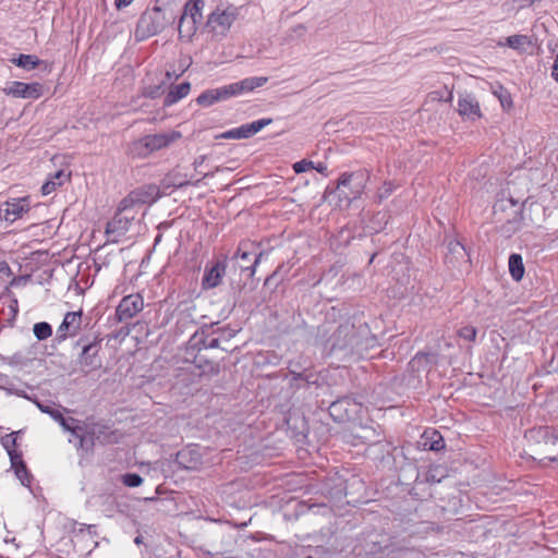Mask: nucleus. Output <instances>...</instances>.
I'll list each match as a JSON object with an SVG mask.
<instances>
[{"instance_id":"a18cd8bd","label":"nucleus","mask_w":558,"mask_h":558,"mask_svg":"<svg viewBox=\"0 0 558 558\" xmlns=\"http://www.w3.org/2000/svg\"><path fill=\"white\" fill-rule=\"evenodd\" d=\"M251 245L248 242H240L238 250L234 254L235 258H241L243 260H248L251 253L247 251V247Z\"/></svg>"},{"instance_id":"4be33fe9","label":"nucleus","mask_w":558,"mask_h":558,"mask_svg":"<svg viewBox=\"0 0 558 558\" xmlns=\"http://www.w3.org/2000/svg\"><path fill=\"white\" fill-rule=\"evenodd\" d=\"M181 133L178 131H171L169 133L145 135L144 141L148 145L150 153L157 151L165 147H168L174 141L181 137Z\"/></svg>"},{"instance_id":"423d86ee","label":"nucleus","mask_w":558,"mask_h":558,"mask_svg":"<svg viewBox=\"0 0 558 558\" xmlns=\"http://www.w3.org/2000/svg\"><path fill=\"white\" fill-rule=\"evenodd\" d=\"M369 179L367 171L359 170L354 172H344L340 175L337 183L327 185L325 197L338 193L339 201H352L359 198L365 190L366 182Z\"/></svg>"},{"instance_id":"338daca9","label":"nucleus","mask_w":558,"mask_h":558,"mask_svg":"<svg viewBox=\"0 0 558 558\" xmlns=\"http://www.w3.org/2000/svg\"><path fill=\"white\" fill-rule=\"evenodd\" d=\"M216 171H219V167H217L215 171L204 173L203 178L213 177Z\"/></svg>"},{"instance_id":"ddd939ff","label":"nucleus","mask_w":558,"mask_h":558,"mask_svg":"<svg viewBox=\"0 0 558 558\" xmlns=\"http://www.w3.org/2000/svg\"><path fill=\"white\" fill-rule=\"evenodd\" d=\"M83 312H68L61 325L57 329L54 341L58 343L63 342L69 337H74L78 333L82 325Z\"/></svg>"},{"instance_id":"5701e85b","label":"nucleus","mask_w":558,"mask_h":558,"mask_svg":"<svg viewBox=\"0 0 558 558\" xmlns=\"http://www.w3.org/2000/svg\"><path fill=\"white\" fill-rule=\"evenodd\" d=\"M124 211H117L111 220L107 222L106 233L111 234L116 233L118 235H123L131 226V222L134 220V215H123Z\"/></svg>"},{"instance_id":"49530a36","label":"nucleus","mask_w":558,"mask_h":558,"mask_svg":"<svg viewBox=\"0 0 558 558\" xmlns=\"http://www.w3.org/2000/svg\"><path fill=\"white\" fill-rule=\"evenodd\" d=\"M314 168V163L313 161H308V160H301V161H298L293 165V170L295 173H302V172H305L307 171L308 169H312Z\"/></svg>"},{"instance_id":"393cba45","label":"nucleus","mask_w":558,"mask_h":558,"mask_svg":"<svg viewBox=\"0 0 558 558\" xmlns=\"http://www.w3.org/2000/svg\"><path fill=\"white\" fill-rule=\"evenodd\" d=\"M421 445L425 450L440 451L445 448V439L437 429L427 428L421 436Z\"/></svg>"},{"instance_id":"aec40b11","label":"nucleus","mask_w":558,"mask_h":558,"mask_svg":"<svg viewBox=\"0 0 558 558\" xmlns=\"http://www.w3.org/2000/svg\"><path fill=\"white\" fill-rule=\"evenodd\" d=\"M214 324L204 325L197 330L190 339L191 347L201 351L202 349H216L219 348L220 338H210L209 330L213 329Z\"/></svg>"},{"instance_id":"864d4df0","label":"nucleus","mask_w":558,"mask_h":558,"mask_svg":"<svg viewBox=\"0 0 558 558\" xmlns=\"http://www.w3.org/2000/svg\"><path fill=\"white\" fill-rule=\"evenodd\" d=\"M235 332L236 331L234 329H231L228 327L217 328L216 330H213V333H219L220 335L219 338H222L225 340H228V339L234 337Z\"/></svg>"},{"instance_id":"39448f33","label":"nucleus","mask_w":558,"mask_h":558,"mask_svg":"<svg viewBox=\"0 0 558 558\" xmlns=\"http://www.w3.org/2000/svg\"><path fill=\"white\" fill-rule=\"evenodd\" d=\"M493 215L501 223V230L508 235L522 228L524 221V203L512 197L497 199L493 206Z\"/></svg>"},{"instance_id":"6e6552de","label":"nucleus","mask_w":558,"mask_h":558,"mask_svg":"<svg viewBox=\"0 0 558 558\" xmlns=\"http://www.w3.org/2000/svg\"><path fill=\"white\" fill-rule=\"evenodd\" d=\"M328 411L337 423L351 422L360 417L362 403L349 396H343L331 402Z\"/></svg>"},{"instance_id":"20e7f679","label":"nucleus","mask_w":558,"mask_h":558,"mask_svg":"<svg viewBox=\"0 0 558 558\" xmlns=\"http://www.w3.org/2000/svg\"><path fill=\"white\" fill-rule=\"evenodd\" d=\"M267 81L268 77L266 76H254L219 88L207 89L196 98V102L202 107H209L215 102L262 87Z\"/></svg>"},{"instance_id":"f03ea898","label":"nucleus","mask_w":558,"mask_h":558,"mask_svg":"<svg viewBox=\"0 0 558 558\" xmlns=\"http://www.w3.org/2000/svg\"><path fill=\"white\" fill-rule=\"evenodd\" d=\"M81 433L76 434L75 439L77 440V448L86 452H92L95 447V442L98 441L101 445H114L119 444L123 437V434L112 425L104 421H94L86 418L81 422Z\"/></svg>"},{"instance_id":"a211bd4d","label":"nucleus","mask_w":558,"mask_h":558,"mask_svg":"<svg viewBox=\"0 0 558 558\" xmlns=\"http://www.w3.org/2000/svg\"><path fill=\"white\" fill-rule=\"evenodd\" d=\"M31 210L28 198H15L11 202H5L0 206V216L8 221H15L22 218L24 214Z\"/></svg>"},{"instance_id":"f8f14e48","label":"nucleus","mask_w":558,"mask_h":558,"mask_svg":"<svg viewBox=\"0 0 558 558\" xmlns=\"http://www.w3.org/2000/svg\"><path fill=\"white\" fill-rule=\"evenodd\" d=\"M272 123L271 118H263L251 123L242 124L239 128L231 129L229 131L223 132L218 136V138L226 140H246L254 136L262 129Z\"/></svg>"},{"instance_id":"f3484780","label":"nucleus","mask_w":558,"mask_h":558,"mask_svg":"<svg viewBox=\"0 0 558 558\" xmlns=\"http://www.w3.org/2000/svg\"><path fill=\"white\" fill-rule=\"evenodd\" d=\"M175 463L184 470H197L203 463V457L196 446H187L177 452Z\"/></svg>"},{"instance_id":"0eeeda50","label":"nucleus","mask_w":558,"mask_h":558,"mask_svg":"<svg viewBox=\"0 0 558 558\" xmlns=\"http://www.w3.org/2000/svg\"><path fill=\"white\" fill-rule=\"evenodd\" d=\"M204 5V0H189L185 2L183 13L178 23V31L181 38L185 37L192 39L196 34L198 24L202 23Z\"/></svg>"},{"instance_id":"58836bf2","label":"nucleus","mask_w":558,"mask_h":558,"mask_svg":"<svg viewBox=\"0 0 558 558\" xmlns=\"http://www.w3.org/2000/svg\"><path fill=\"white\" fill-rule=\"evenodd\" d=\"M122 483L128 487H137L143 483V478L137 473H125L122 475Z\"/></svg>"},{"instance_id":"bb28decb","label":"nucleus","mask_w":558,"mask_h":558,"mask_svg":"<svg viewBox=\"0 0 558 558\" xmlns=\"http://www.w3.org/2000/svg\"><path fill=\"white\" fill-rule=\"evenodd\" d=\"M191 90V83L190 82H182L178 85H171L169 88V92L167 93L165 99H163V106L170 107L181 100L182 98L186 97Z\"/></svg>"},{"instance_id":"c03bdc74","label":"nucleus","mask_w":558,"mask_h":558,"mask_svg":"<svg viewBox=\"0 0 558 558\" xmlns=\"http://www.w3.org/2000/svg\"><path fill=\"white\" fill-rule=\"evenodd\" d=\"M8 454L10 457L11 468L12 469L25 464L21 451H17L16 449L9 450Z\"/></svg>"},{"instance_id":"ea45409f","label":"nucleus","mask_w":558,"mask_h":558,"mask_svg":"<svg viewBox=\"0 0 558 558\" xmlns=\"http://www.w3.org/2000/svg\"><path fill=\"white\" fill-rule=\"evenodd\" d=\"M458 336L466 341H473L476 337V329L473 326H463L457 331Z\"/></svg>"},{"instance_id":"4468645a","label":"nucleus","mask_w":558,"mask_h":558,"mask_svg":"<svg viewBox=\"0 0 558 558\" xmlns=\"http://www.w3.org/2000/svg\"><path fill=\"white\" fill-rule=\"evenodd\" d=\"M3 92L16 98L38 99L44 95V85L38 82L23 83L14 81Z\"/></svg>"},{"instance_id":"cd10ccee","label":"nucleus","mask_w":558,"mask_h":558,"mask_svg":"<svg viewBox=\"0 0 558 558\" xmlns=\"http://www.w3.org/2000/svg\"><path fill=\"white\" fill-rule=\"evenodd\" d=\"M433 364H436V355L433 353L417 352L410 361L409 366L412 372L428 371Z\"/></svg>"},{"instance_id":"e2e57ef3","label":"nucleus","mask_w":558,"mask_h":558,"mask_svg":"<svg viewBox=\"0 0 558 558\" xmlns=\"http://www.w3.org/2000/svg\"><path fill=\"white\" fill-rule=\"evenodd\" d=\"M489 520H490V533H492L493 532L492 525L497 523L498 520H497V517L495 514H490Z\"/></svg>"},{"instance_id":"79ce46f5","label":"nucleus","mask_w":558,"mask_h":558,"mask_svg":"<svg viewBox=\"0 0 558 558\" xmlns=\"http://www.w3.org/2000/svg\"><path fill=\"white\" fill-rule=\"evenodd\" d=\"M138 204L136 201H135V197H134V193L133 191H131L129 193V195L126 197H124L120 204H119V207H118V210L119 211H128L129 209H131L134 205Z\"/></svg>"},{"instance_id":"13d9d810","label":"nucleus","mask_w":558,"mask_h":558,"mask_svg":"<svg viewBox=\"0 0 558 558\" xmlns=\"http://www.w3.org/2000/svg\"><path fill=\"white\" fill-rule=\"evenodd\" d=\"M260 257H262V253H259V254L255 257L254 263L252 264V266H251V267H247V269H251V276H253V275H254V272H255V268H256L257 264L259 263Z\"/></svg>"},{"instance_id":"69168bd1","label":"nucleus","mask_w":558,"mask_h":558,"mask_svg":"<svg viewBox=\"0 0 558 558\" xmlns=\"http://www.w3.org/2000/svg\"><path fill=\"white\" fill-rule=\"evenodd\" d=\"M544 459H547L549 462H558V454L554 457H545Z\"/></svg>"},{"instance_id":"680f3d73","label":"nucleus","mask_w":558,"mask_h":558,"mask_svg":"<svg viewBox=\"0 0 558 558\" xmlns=\"http://www.w3.org/2000/svg\"><path fill=\"white\" fill-rule=\"evenodd\" d=\"M170 225H171V222L163 221V222L159 223L158 229H159V230L167 229V228H169V227H170Z\"/></svg>"},{"instance_id":"a19ab883","label":"nucleus","mask_w":558,"mask_h":558,"mask_svg":"<svg viewBox=\"0 0 558 558\" xmlns=\"http://www.w3.org/2000/svg\"><path fill=\"white\" fill-rule=\"evenodd\" d=\"M21 432H13L2 437L1 442L5 450H14L16 446V438Z\"/></svg>"},{"instance_id":"0e129e2a","label":"nucleus","mask_w":558,"mask_h":558,"mask_svg":"<svg viewBox=\"0 0 558 558\" xmlns=\"http://www.w3.org/2000/svg\"><path fill=\"white\" fill-rule=\"evenodd\" d=\"M5 270H10V267L9 265L5 263V262H1L0 263V271H5Z\"/></svg>"},{"instance_id":"6e6d98bb","label":"nucleus","mask_w":558,"mask_h":558,"mask_svg":"<svg viewBox=\"0 0 558 558\" xmlns=\"http://www.w3.org/2000/svg\"><path fill=\"white\" fill-rule=\"evenodd\" d=\"M133 2V0H114V7L117 10H122Z\"/></svg>"},{"instance_id":"09e8293b","label":"nucleus","mask_w":558,"mask_h":558,"mask_svg":"<svg viewBox=\"0 0 558 558\" xmlns=\"http://www.w3.org/2000/svg\"><path fill=\"white\" fill-rule=\"evenodd\" d=\"M447 247L451 254L463 255L465 253L464 246L459 241H450Z\"/></svg>"},{"instance_id":"2eb2a0df","label":"nucleus","mask_w":558,"mask_h":558,"mask_svg":"<svg viewBox=\"0 0 558 558\" xmlns=\"http://www.w3.org/2000/svg\"><path fill=\"white\" fill-rule=\"evenodd\" d=\"M525 439L535 445H556L558 442V434L556 428L548 425L535 426L525 430Z\"/></svg>"},{"instance_id":"052dcab7","label":"nucleus","mask_w":558,"mask_h":558,"mask_svg":"<svg viewBox=\"0 0 558 558\" xmlns=\"http://www.w3.org/2000/svg\"><path fill=\"white\" fill-rule=\"evenodd\" d=\"M314 168H315L318 172H320V173H323V174L327 175V172H326V171H327V167H326V165H324V163L319 162V163H318L316 167H314Z\"/></svg>"},{"instance_id":"7c9ffc66","label":"nucleus","mask_w":558,"mask_h":558,"mask_svg":"<svg viewBox=\"0 0 558 558\" xmlns=\"http://www.w3.org/2000/svg\"><path fill=\"white\" fill-rule=\"evenodd\" d=\"M492 94L499 100L504 111L509 112L513 108L511 94L500 83L490 84Z\"/></svg>"},{"instance_id":"9b49d317","label":"nucleus","mask_w":558,"mask_h":558,"mask_svg":"<svg viewBox=\"0 0 558 558\" xmlns=\"http://www.w3.org/2000/svg\"><path fill=\"white\" fill-rule=\"evenodd\" d=\"M144 307L143 296L138 293L129 294L120 301L116 308L114 318L119 323H126L134 318Z\"/></svg>"},{"instance_id":"a878e982","label":"nucleus","mask_w":558,"mask_h":558,"mask_svg":"<svg viewBox=\"0 0 558 558\" xmlns=\"http://www.w3.org/2000/svg\"><path fill=\"white\" fill-rule=\"evenodd\" d=\"M12 62L15 65H17L20 68H23V69H25L27 71L36 69V68H39L41 65H44V70H46V71H50L51 68H52V63L51 62L40 60L39 58H37L34 54H23V53H21L17 58H14L12 60Z\"/></svg>"},{"instance_id":"774afa93","label":"nucleus","mask_w":558,"mask_h":558,"mask_svg":"<svg viewBox=\"0 0 558 558\" xmlns=\"http://www.w3.org/2000/svg\"><path fill=\"white\" fill-rule=\"evenodd\" d=\"M161 238H162V234L158 233L157 236L155 238V245L161 241Z\"/></svg>"},{"instance_id":"3c124183","label":"nucleus","mask_w":558,"mask_h":558,"mask_svg":"<svg viewBox=\"0 0 558 558\" xmlns=\"http://www.w3.org/2000/svg\"><path fill=\"white\" fill-rule=\"evenodd\" d=\"M11 317L8 319L10 326H13V323L19 314V303L16 299H13L9 305Z\"/></svg>"},{"instance_id":"f704fd0d","label":"nucleus","mask_w":558,"mask_h":558,"mask_svg":"<svg viewBox=\"0 0 558 558\" xmlns=\"http://www.w3.org/2000/svg\"><path fill=\"white\" fill-rule=\"evenodd\" d=\"M33 331L39 341L46 340L52 336V327L47 322L36 323L33 327Z\"/></svg>"},{"instance_id":"412c9836","label":"nucleus","mask_w":558,"mask_h":558,"mask_svg":"<svg viewBox=\"0 0 558 558\" xmlns=\"http://www.w3.org/2000/svg\"><path fill=\"white\" fill-rule=\"evenodd\" d=\"M135 201L140 205H151L162 196L161 186L157 184H144L133 190Z\"/></svg>"},{"instance_id":"dca6fc26","label":"nucleus","mask_w":558,"mask_h":558,"mask_svg":"<svg viewBox=\"0 0 558 558\" xmlns=\"http://www.w3.org/2000/svg\"><path fill=\"white\" fill-rule=\"evenodd\" d=\"M37 407L43 413L49 414L56 422H58L64 430L70 432L73 438L77 433H81V421L74 417H65L58 409L36 402Z\"/></svg>"},{"instance_id":"c85d7f7f","label":"nucleus","mask_w":558,"mask_h":558,"mask_svg":"<svg viewBox=\"0 0 558 558\" xmlns=\"http://www.w3.org/2000/svg\"><path fill=\"white\" fill-rule=\"evenodd\" d=\"M202 179H198L194 182L186 180L180 173H169L161 182V189L163 194H168L167 191L171 187L182 189L187 185H197Z\"/></svg>"},{"instance_id":"7ed1b4c3","label":"nucleus","mask_w":558,"mask_h":558,"mask_svg":"<svg viewBox=\"0 0 558 558\" xmlns=\"http://www.w3.org/2000/svg\"><path fill=\"white\" fill-rule=\"evenodd\" d=\"M177 15L171 8L154 5L146 9L140 16L135 37L137 40H145L160 34L167 26L172 25Z\"/></svg>"},{"instance_id":"f257e3e1","label":"nucleus","mask_w":558,"mask_h":558,"mask_svg":"<svg viewBox=\"0 0 558 558\" xmlns=\"http://www.w3.org/2000/svg\"><path fill=\"white\" fill-rule=\"evenodd\" d=\"M328 342L331 352H341L344 356L362 357L377 344V339L371 333L367 324L355 325L345 322L338 326Z\"/></svg>"},{"instance_id":"de8ad7c7","label":"nucleus","mask_w":558,"mask_h":558,"mask_svg":"<svg viewBox=\"0 0 558 558\" xmlns=\"http://www.w3.org/2000/svg\"><path fill=\"white\" fill-rule=\"evenodd\" d=\"M8 364L17 366V365H25L26 359L21 352H16L13 355L5 359Z\"/></svg>"},{"instance_id":"603ef678","label":"nucleus","mask_w":558,"mask_h":558,"mask_svg":"<svg viewBox=\"0 0 558 558\" xmlns=\"http://www.w3.org/2000/svg\"><path fill=\"white\" fill-rule=\"evenodd\" d=\"M58 185H61V182H57L54 180H48L47 182H45L41 186V194L43 195H48L50 194L52 191L56 190V187Z\"/></svg>"},{"instance_id":"9d476101","label":"nucleus","mask_w":558,"mask_h":558,"mask_svg":"<svg viewBox=\"0 0 558 558\" xmlns=\"http://www.w3.org/2000/svg\"><path fill=\"white\" fill-rule=\"evenodd\" d=\"M226 270H227V257L226 256L222 258H216L214 260L208 262L205 266L204 275L202 278V282H201L202 289L203 290H211V289L217 288L221 283L223 277L226 275Z\"/></svg>"},{"instance_id":"4d7b16f0","label":"nucleus","mask_w":558,"mask_h":558,"mask_svg":"<svg viewBox=\"0 0 558 558\" xmlns=\"http://www.w3.org/2000/svg\"><path fill=\"white\" fill-rule=\"evenodd\" d=\"M70 174H65L62 170H59L54 173V177L51 180L62 183V179H69Z\"/></svg>"},{"instance_id":"37998d69","label":"nucleus","mask_w":558,"mask_h":558,"mask_svg":"<svg viewBox=\"0 0 558 558\" xmlns=\"http://www.w3.org/2000/svg\"><path fill=\"white\" fill-rule=\"evenodd\" d=\"M393 190H395L393 183L390 181H385L384 184L381 185V187H379V190H378L377 196H378L379 201L388 198L391 195V193L393 192Z\"/></svg>"},{"instance_id":"8fccbe9b","label":"nucleus","mask_w":558,"mask_h":558,"mask_svg":"<svg viewBox=\"0 0 558 558\" xmlns=\"http://www.w3.org/2000/svg\"><path fill=\"white\" fill-rule=\"evenodd\" d=\"M244 287H245V284L238 286V288H232V290H233V292H232L233 306H236V305L241 306L243 304L242 291H243Z\"/></svg>"},{"instance_id":"2f4dec72","label":"nucleus","mask_w":558,"mask_h":558,"mask_svg":"<svg viewBox=\"0 0 558 558\" xmlns=\"http://www.w3.org/2000/svg\"><path fill=\"white\" fill-rule=\"evenodd\" d=\"M150 154L148 145L146 144V141H144V136L131 142L126 148V155L133 159L146 158Z\"/></svg>"},{"instance_id":"c9c22d12","label":"nucleus","mask_w":558,"mask_h":558,"mask_svg":"<svg viewBox=\"0 0 558 558\" xmlns=\"http://www.w3.org/2000/svg\"><path fill=\"white\" fill-rule=\"evenodd\" d=\"M290 374L292 375L291 387H295L298 389L301 387L307 388L311 384L314 383L311 380V376L306 375L305 373H296L290 371Z\"/></svg>"},{"instance_id":"e433bc0d","label":"nucleus","mask_w":558,"mask_h":558,"mask_svg":"<svg viewBox=\"0 0 558 558\" xmlns=\"http://www.w3.org/2000/svg\"><path fill=\"white\" fill-rule=\"evenodd\" d=\"M163 85H165V82H161L160 84H156V85L145 86L142 89V95L145 98L156 99L163 94Z\"/></svg>"},{"instance_id":"bf43d9fd","label":"nucleus","mask_w":558,"mask_h":558,"mask_svg":"<svg viewBox=\"0 0 558 558\" xmlns=\"http://www.w3.org/2000/svg\"><path fill=\"white\" fill-rule=\"evenodd\" d=\"M205 158H206L205 156H198L194 160L193 165H194L195 170L203 165V162L205 161Z\"/></svg>"},{"instance_id":"1a4fd4ad","label":"nucleus","mask_w":558,"mask_h":558,"mask_svg":"<svg viewBox=\"0 0 558 558\" xmlns=\"http://www.w3.org/2000/svg\"><path fill=\"white\" fill-rule=\"evenodd\" d=\"M101 341L99 335H96L93 340H89L88 336L81 337L76 345H82V352L80 355V363L92 369L99 368L101 366V360L99 357V351L101 349Z\"/></svg>"},{"instance_id":"c756f323","label":"nucleus","mask_w":558,"mask_h":558,"mask_svg":"<svg viewBox=\"0 0 558 558\" xmlns=\"http://www.w3.org/2000/svg\"><path fill=\"white\" fill-rule=\"evenodd\" d=\"M508 268L511 278L515 282H520L525 274V267L521 254L512 253L508 259Z\"/></svg>"},{"instance_id":"b1692460","label":"nucleus","mask_w":558,"mask_h":558,"mask_svg":"<svg viewBox=\"0 0 558 558\" xmlns=\"http://www.w3.org/2000/svg\"><path fill=\"white\" fill-rule=\"evenodd\" d=\"M496 45L499 47H509L519 53H525L532 46V40L527 35L515 34L508 36L505 39L497 40Z\"/></svg>"},{"instance_id":"473e14b6","label":"nucleus","mask_w":558,"mask_h":558,"mask_svg":"<svg viewBox=\"0 0 558 558\" xmlns=\"http://www.w3.org/2000/svg\"><path fill=\"white\" fill-rule=\"evenodd\" d=\"M458 111L461 116H466L471 119L480 118V107L477 102H473V100L463 98L458 102Z\"/></svg>"},{"instance_id":"5fc2aeb1","label":"nucleus","mask_w":558,"mask_h":558,"mask_svg":"<svg viewBox=\"0 0 558 558\" xmlns=\"http://www.w3.org/2000/svg\"><path fill=\"white\" fill-rule=\"evenodd\" d=\"M386 548H387V546H381L378 542H373L371 544L368 551L371 554H379V553H384Z\"/></svg>"},{"instance_id":"72a5a7b5","label":"nucleus","mask_w":558,"mask_h":558,"mask_svg":"<svg viewBox=\"0 0 558 558\" xmlns=\"http://www.w3.org/2000/svg\"><path fill=\"white\" fill-rule=\"evenodd\" d=\"M448 475L447 468L444 465H430L425 473V481L430 484L440 483Z\"/></svg>"},{"instance_id":"4c0bfd02","label":"nucleus","mask_w":558,"mask_h":558,"mask_svg":"<svg viewBox=\"0 0 558 558\" xmlns=\"http://www.w3.org/2000/svg\"><path fill=\"white\" fill-rule=\"evenodd\" d=\"M13 470H14L16 477L21 481V483L24 486L29 487L33 476H32L31 472L28 471L26 463L23 465L16 466Z\"/></svg>"},{"instance_id":"6ab92c4d","label":"nucleus","mask_w":558,"mask_h":558,"mask_svg":"<svg viewBox=\"0 0 558 558\" xmlns=\"http://www.w3.org/2000/svg\"><path fill=\"white\" fill-rule=\"evenodd\" d=\"M234 21L232 13L227 11H214L208 15L205 26L216 34L225 35Z\"/></svg>"}]
</instances>
